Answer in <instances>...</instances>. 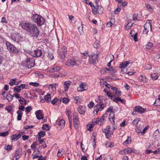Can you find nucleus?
<instances>
[{
  "label": "nucleus",
  "mask_w": 160,
  "mask_h": 160,
  "mask_svg": "<svg viewBox=\"0 0 160 160\" xmlns=\"http://www.w3.org/2000/svg\"><path fill=\"white\" fill-rule=\"evenodd\" d=\"M19 26L23 29L29 31L32 36L37 37L39 35V31L35 25L31 23L23 22L20 23Z\"/></svg>",
  "instance_id": "nucleus-1"
},
{
  "label": "nucleus",
  "mask_w": 160,
  "mask_h": 160,
  "mask_svg": "<svg viewBox=\"0 0 160 160\" xmlns=\"http://www.w3.org/2000/svg\"><path fill=\"white\" fill-rule=\"evenodd\" d=\"M81 63V60L78 58H72L68 59L66 62L65 65L68 66H78Z\"/></svg>",
  "instance_id": "nucleus-2"
},
{
  "label": "nucleus",
  "mask_w": 160,
  "mask_h": 160,
  "mask_svg": "<svg viewBox=\"0 0 160 160\" xmlns=\"http://www.w3.org/2000/svg\"><path fill=\"white\" fill-rule=\"evenodd\" d=\"M104 10V8L100 5H97L92 9V12L94 15H97L102 13Z\"/></svg>",
  "instance_id": "nucleus-3"
},
{
  "label": "nucleus",
  "mask_w": 160,
  "mask_h": 160,
  "mask_svg": "<svg viewBox=\"0 0 160 160\" xmlns=\"http://www.w3.org/2000/svg\"><path fill=\"white\" fill-rule=\"evenodd\" d=\"M6 45L7 49L11 53H17L18 52V50L13 45L8 42H6Z\"/></svg>",
  "instance_id": "nucleus-4"
},
{
  "label": "nucleus",
  "mask_w": 160,
  "mask_h": 160,
  "mask_svg": "<svg viewBox=\"0 0 160 160\" xmlns=\"http://www.w3.org/2000/svg\"><path fill=\"white\" fill-rule=\"evenodd\" d=\"M151 20H148L144 26V29L143 31V33L146 34L149 31V30L151 31L152 30V25L151 23Z\"/></svg>",
  "instance_id": "nucleus-5"
},
{
  "label": "nucleus",
  "mask_w": 160,
  "mask_h": 160,
  "mask_svg": "<svg viewBox=\"0 0 160 160\" xmlns=\"http://www.w3.org/2000/svg\"><path fill=\"white\" fill-rule=\"evenodd\" d=\"M102 131L105 133V136L108 138H109L111 135L113 134L112 128L109 126H108L106 128L103 129Z\"/></svg>",
  "instance_id": "nucleus-6"
},
{
  "label": "nucleus",
  "mask_w": 160,
  "mask_h": 160,
  "mask_svg": "<svg viewBox=\"0 0 160 160\" xmlns=\"http://www.w3.org/2000/svg\"><path fill=\"white\" fill-rule=\"evenodd\" d=\"M88 88V85L85 83H80L77 88V90L78 92H82L87 90Z\"/></svg>",
  "instance_id": "nucleus-7"
},
{
  "label": "nucleus",
  "mask_w": 160,
  "mask_h": 160,
  "mask_svg": "<svg viewBox=\"0 0 160 160\" xmlns=\"http://www.w3.org/2000/svg\"><path fill=\"white\" fill-rule=\"evenodd\" d=\"M105 106L106 104L103 103H98L94 107V112L97 113L99 111H102Z\"/></svg>",
  "instance_id": "nucleus-8"
},
{
  "label": "nucleus",
  "mask_w": 160,
  "mask_h": 160,
  "mask_svg": "<svg viewBox=\"0 0 160 160\" xmlns=\"http://www.w3.org/2000/svg\"><path fill=\"white\" fill-rule=\"evenodd\" d=\"M26 67L29 68H30L34 66V60L32 58H28L27 59Z\"/></svg>",
  "instance_id": "nucleus-9"
},
{
  "label": "nucleus",
  "mask_w": 160,
  "mask_h": 160,
  "mask_svg": "<svg viewBox=\"0 0 160 160\" xmlns=\"http://www.w3.org/2000/svg\"><path fill=\"white\" fill-rule=\"evenodd\" d=\"M150 73L151 77L153 80H155L158 79V76L155 68H153L151 70Z\"/></svg>",
  "instance_id": "nucleus-10"
},
{
  "label": "nucleus",
  "mask_w": 160,
  "mask_h": 160,
  "mask_svg": "<svg viewBox=\"0 0 160 160\" xmlns=\"http://www.w3.org/2000/svg\"><path fill=\"white\" fill-rule=\"evenodd\" d=\"M89 57V62L90 63H94L96 62L97 60L98 54L92 53Z\"/></svg>",
  "instance_id": "nucleus-11"
},
{
  "label": "nucleus",
  "mask_w": 160,
  "mask_h": 160,
  "mask_svg": "<svg viewBox=\"0 0 160 160\" xmlns=\"http://www.w3.org/2000/svg\"><path fill=\"white\" fill-rule=\"evenodd\" d=\"M58 86V84L56 83L50 85L49 89L50 92L53 94L55 93L56 91V88Z\"/></svg>",
  "instance_id": "nucleus-12"
},
{
  "label": "nucleus",
  "mask_w": 160,
  "mask_h": 160,
  "mask_svg": "<svg viewBox=\"0 0 160 160\" xmlns=\"http://www.w3.org/2000/svg\"><path fill=\"white\" fill-rule=\"evenodd\" d=\"M146 110V109L145 108H142L139 106H137L135 107L134 111L132 112V113L133 115H134V112H137L140 113H142L144 112Z\"/></svg>",
  "instance_id": "nucleus-13"
},
{
  "label": "nucleus",
  "mask_w": 160,
  "mask_h": 160,
  "mask_svg": "<svg viewBox=\"0 0 160 160\" xmlns=\"http://www.w3.org/2000/svg\"><path fill=\"white\" fill-rule=\"evenodd\" d=\"M132 153V148L128 147L119 151V153L122 155H125Z\"/></svg>",
  "instance_id": "nucleus-14"
},
{
  "label": "nucleus",
  "mask_w": 160,
  "mask_h": 160,
  "mask_svg": "<svg viewBox=\"0 0 160 160\" xmlns=\"http://www.w3.org/2000/svg\"><path fill=\"white\" fill-rule=\"evenodd\" d=\"M32 18V20L36 22L38 26H40V18L39 15L37 14H34Z\"/></svg>",
  "instance_id": "nucleus-15"
},
{
  "label": "nucleus",
  "mask_w": 160,
  "mask_h": 160,
  "mask_svg": "<svg viewBox=\"0 0 160 160\" xmlns=\"http://www.w3.org/2000/svg\"><path fill=\"white\" fill-rule=\"evenodd\" d=\"M71 83V82L70 81H68L64 82L63 83L64 88L65 92L68 90L69 87Z\"/></svg>",
  "instance_id": "nucleus-16"
},
{
  "label": "nucleus",
  "mask_w": 160,
  "mask_h": 160,
  "mask_svg": "<svg viewBox=\"0 0 160 160\" xmlns=\"http://www.w3.org/2000/svg\"><path fill=\"white\" fill-rule=\"evenodd\" d=\"M102 100H104V101H106L108 100V99L102 96H99L96 98L95 101L98 103H102Z\"/></svg>",
  "instance_id": "nucleus-17"
},
{
  "label": "nucleus",
  "mask_w": 160,
  "mask_h": 160,
  "mask_svg": "<svg viewBox=\"0 0 160 160\" xmlns=\"http://www.w3.org/2000/svg\"><path fill=\"white\" fill-rule=\"evenodd\" d=\"M78 111L80 114H84L86 111L85 107L83 106H79L78 108Z\"/></svg>",
  "instance_id": "nucleus-18"
},
{
  "label": "nucleus",
  "mask_w": 160,
  "mask_h": 160,
  "mask_svg": "<svg viewBox=\"0 0 160 160\" xmlns=\"http://www.w3.org/2000/svg\"><path fill=\"white\" fill-rule=\"evenodd\" d=\"M131 36L134 39L135 42H137L138 40L137 38L138 34L136 33L134 30H132L130 32Z\"/></svg>",
  "instance_id": "nucleus-19"
},
{
  "label": "nucleus",
  "mask_w": 160,
  "mask_h": 160,
  "mask_svg": "<svg viewBox=\"0 0 160 160\" xmlns=\"http://www.w3.org/2000/svg\"><path fill=\"white\" fill-rule=\"evenodd\" d=\"M130 63L129 61H126L122 62L119 65V68L121 69H124Z\"/></svg>",
  "instance_id": "nucleus-20"
},
{
  "label": "nucleus",
  "mask_w": 160,
  "mask_h": 160,
  "mask_svg": "<svg viewBox=\"0 0 160 160\" xmlns=\"http://www.w3.org/2000/svg\"><path fill=\"white\" fill-rule=\"evenodd\" d=\"M74 102L76 104L80 103L82 101V98L80 96H75L73 97Z\"/></svg>",
  "instance_id": "nucleus-21"
},
{
  "label": "nucleus",
  "mask_w": 160,
  "mask_h": 160,
  "mask_svg": "<svg viewBox=\"0 0 160 160\" xmlns=\"http://www.w3.org/2000/svg\"><path fill=\"white\" fill-rule=\"evenodd\" d=\"M115 114H114V112H112V113H110L109 116V120L111 123L112 124H114V120L115 118Z\"/></svg>",
  "instance_id": "nucleus-22"
},
{
  "label": "nucleus",
  "mask_w": 160,
  "mask_h": 160,
  "mask_svg": "<svg viewBox=\"0 0 160 160\" xmlns=\"http://www.w3.org/2000/svg\"><path fill=\"white\" fill-rule=\"evenodd\" d=\"M66 114L68 118V119L69 121L70 122L72 121V113L71 111L69 109H67L66 110Z\"/></svg>",
  "instance_id": "nucleus-23"
},
{
  "label": "nucleus",
  "mask_w": 160,
  "mask_h": 160,
  "mask_svg": "<svg viewBox=\"0 0 160 160\" xmlns=\"http://www.w3.org/2000/svg\"><path fill=\"white\" fill-rule=\"evenodd\" d=\"M105 118V117L104 115H102L101 117L98 118V120L99 125H102L104 122Z\"/></svg>",
  "instance_id": "nucleus-24"
},
{
  "label": "nucleus",
  "mask_w": 160,
  "mask_h": 160,
  "mask_svg": "<svg viewBox=\"0 0 160 160\" xmlns=\"http://www.w3.org/2000/svg\"><path fill=\"white\" fill-rule=\"evenodd\" d=\"M112 90L113 91V93L117 96H120L121 92L118 88L115 87L112 88Z\"/></svg>",
  "instance_id": "nucleus-25"
},
{
  "label": "nucleus",
  "mask_w": 160,
  "mask_h": 160,
  "mask_svg": "<svg viewBox=\"0 0 160 160\" xmlns=\"http://www.w3.org/2000/svg\"><path fill=\"white\" fill-rule=\"evenodd\" d=\"M103 91L108 97L110 98L111 99L113 98L114 95L112 94L111 93L109 92L107 89L104 88Z\"/></svg>",
  "instance_id": "nucleus-26"
},
{
  "label": "nucleus",
  "mask_w": 160,
  "mask_h": 160,
  "mask_svg": "<svg viewBox=\"0 0 160 160\" xmlns=\"http://www.w3.org/2000/svg\"><path fill=\"white\" fill-rule=\"evenodd\" d=\"M32 53V56L34 57H38L40 56V50H36Z\"/></svg>",
  "instance_id": "nucleus-27"
},
{
  "label": "nucleus",
  "mask_w": 160,
  "mask_h": 160,
  "mask_svg": "<svg viewBox=\"0 0 160 160\" xmlns=\"http://www.w3.org/2000/svg\"><path fill=\"white\" fill-rule=\"evenodd\" d=\"M21 137L20 134H13L12 135L11 138L12 140H17L19 139Z\"/></svg>",
  "instance_id": "nucleus-28"
},
{
  "label": "nucleus",
  "mask_w": 160,
  "mask_h": 160,
  "mask_svg": "<svg viewBox=\"0 0 160 160\" xmlns=\"http://www.w3.org/2000/svg\"><path fill=\"white\" fill-rule=\"evenodd\" d=\"M138 80L141 82L143 83L146 82H147V79L146 77L143 75H141L138 77Z\"/></svg>",
  "instance_id": "nucleus-29"
},
{
  "label": "nucleus",
  "mask_w": 160,
  "mask_h": 160,
  "mask_svg": "<svg viewBox=\"0 0 160 160\" xmlns=\"http://www.w3.org/2000/svg\"><path fill=\"white\" fill-rule=\"evenodd\" d=\"M108 72L111 75H113L117 72L115 67H111L108 69Z\"/></svg>",
  "instance_id": "nucleus-30"
},
{
  "label": "nucleus",
  "mask_w": 160,
  "mask_h": 160,
  "mask_svg": "<svg viewBox=\"0 0 160 160\" xmlns=\"http://www.w3.org/2000/svg\"><path fill=\"white\" fill-rule=\"evenodd\" d=\"M61 69V68L59 66H56L52 68L50 70V71L52 72H57L59 71Z\"/></svg>",
  "instance_id": "nucleus-31"
},
{
  "label": "nucleus",
  "mask_w": 160,
  "mask_h": 160,
  "mask_svg": "<svg viewBox=\"0 0 160 160\" xmlns=\"http://www.w3.org/2000/svg\"><path fill=\"white\" fill-rule=\"evenodd\" d=\"M101 84L105 86L107 88L109 89L111 88L112 89V88H113L110 84L108 83L106 81H103L102 82H101Z\"/></svg>",
  "instance_id": "nucleus-32"
},
{
  "label": "nucleus",
  "mask_w": 160,
  "mask_h": 160,
  "mask_svg": "<svg viewBox=\"0 0 160 160\" xmlns=\"http://www.w3.org/2000/svg\"><path fill=\"white\" fill-rule=\"evenodd\" d=\"M64 152V150L62 148L58 150L57 152V157H61L63 154Z\"/></svg>",
  "instance_id": "nucleus-33"
},
{
  "label": "nucleus",
  "mask_w": 160,
  "mask_h": 160,
  "mask_svg": "<svg viewBox=\"0 0 160 160\" xmlns=\"http://www.w3.org/2000/svg\"><path fill=\"white\" fill-rule=\"evenodd\" d=\"M22 155V150L21 149H18L16 152L15 157H20Z\"/></svg>",
  "instance_id": "nucleus-34"
},
{
  "label": "nucleus",
  "mask_w": 160,
  "mask_h": 160,
  "mask_svg": "<svg viewBox=\"0 0 160 160\" xmlns=\"http://www.w3.org/2000/svg\"><path fill=\"white\" fill-rule=\"evenodd\" d=\"M18 101L22 105H25L26 104L27 102L26 100L22 97H21L20 99H18Z\"/></svg>",
  "instance_id": "nucleus-35"
},
{
  "label": "nucleus",
  "mask_w": 160,
  "mask_h": 160,
  "mask_svg": "<svg viewBox=\"0 0 160 160\" xmlns=\"http://www.w3.org/2000/svg\"><path fill=\"white\" fill-rule=\"evenodd\" d=\"M17 113L18 114L17 120L19 121L21 120L22 116V112L21 111L18 110L17 111Z\"/></svg>",
  "instance_id": "nucleus-36"
},
{
  "label": "nucleus",
  "mask_w": 160,
  "mask_h": 160,
  "mask_svg": "<svg viewBox=\"0 0 160 160\" xmlns=\"http://www.w3.org/2000/svg\"><path fill=\"white\" fill-rule=\"evenodd\" d=\"M131 138L130 137H128L127 139L123 143L124 145H126L131 143Z\"/></svg>",
  "instance_id": "nucleus-37"
},
{
  "label": "nucleus",
  "mask_w": 160,
  "mask_h": 160,
  "mask_svg": "<svg viewBox=\"0 0 160 160\" xmlns=\"http://www.w3.org/2000/svg\"><path fill=\"white\" fill-rule=\"evenodd\" d=\"M61 100V101H62V102L65 103H67L70 101V99L69 98H62Z\"/></svg>",
  "instance_id": "nucleus-38"
},
{
  "label": "nucleus",
  "mask_w": 160,
  "mask_h": 160,
  "mask_svg": "<svg viewBox=\"0 0 160 160\" xmlns=\"http://www.w3.org/2000/svg\"><path fill=\"white\" fill-rule=\"evenodd\" d=\"M132 26V23H128L125 26V29L126 30H128L131 28Z\"/></svg>",
  "instance_id": "nucleus-39"
},
{
  "label": "nucleus",
  "mask_w": 160,
  "mask_h": 160,
  "mask_svg": "<svg viewBox=\"0 0 160 160\" xmlns=\"http://www.w3.org/2000/svg\"><path fill=\"white\" fill-rule=\"evenodd\" d=\"M44 98L47 102H50L51 100V98L50 94H48L46 96H45Z\"/></svg>",
  "instance_id": "nucleus-40"
},
{
  "label": "nucleus",
  "mask_w": 160,
  "mask_h": 160,
  "mask_svg": "<svg viewBox=\"0 0 160 160\" xmlns=\"http://www.w3.org/2000/svg\"><path fill=\"white\" fill-rule=\"evenodd\" d=\"M47 146L46 143L43 139H41V148H44Z\"/></svg>",
  "instance_id": "nucleus-41"
},
{
  "label": "nucleus",
  "mask_w": 160,
  "mask_h": 160,
  "mask_svg": "<svg viewBox=\"0 0 160 160\" xmlns=\"http://www.w3.org/2000/svg\"><path fill=\"white\" fill-rule=\"evenodd\" d=\"M16 80V78H14L11 79L9 83V84L11 86H13L14 85H15Z\"/></svg>",
  "instance_id": "nucleus-42"
},
{
  "label": "nucleus",
  "mask_w": 160,
  "mask_h": 160,
  "mask_svg": "<svg viewBox=\"0 0 160 160\" xmlns=\"http://www.w3.org/2000/svg\"><path fill=\"white\" fill-rule=\"evenodd\" d=\"M153 47V44L151 42H149L148 44L146 45V48L148 50H150Z\"/></svg>",
  "instance_id": "nucleus-43"
},
{
  "label": "nucleus",
  "mask_w": 160,
  "mask_h": 160,
  "mask_svg": "<svg viewBox=\"0 0 160 160\" xmlns=\"http://www.w3.org/2000/svg\"><path fill=\"white\" fill-rule=\"evenodd\" d=\"M73 121H78V114L76 112H74L73 114Z\"/></svg>",
  "instance_id": "nucleus-44"
},
{
  "label": "nucleus",
  "mask_w": 160,
  "mask_h": 160,
  "mask_svg": "<svg viewBox=\"0 0 160 160\" xmlns=\"http://www.w3.org/2000/svg\"><path fill=\"white\" fill-rule=\"evenodd\" d=\"M65 122L63 119L61 120L58 122L59 125L61 127H63L64 126Z\"/></svg>",
  "instance_id": "nucleus-45"
},
{
  "label": "nucleus",
  "mask_w": 160,
  "mask_h": 160,
  "mask_svg": "<svg viewBox=\"0 0 160 160\" xmlns=\"http://www.w3.org/2000/svg\"><path fill=\"white\" fill-rule=\"evenodd\" d=\"M21 91V89L19 86L15 87L14 88V91L16 93L20 92Z\"/></svg>",
  "instance_id": "nucleus-46"
},
{
  "label": "nucleus",
  "mask_w": 160,
  "mask_h": 160,
  "mask_svg": "<svg viewBox=\"0 0 160 160\" xmlns=\"http://www.w3.org/2000/svg\"><path fill=\"white\" fill-rule=\"evenodd\" d=\"M47 121V118L46 117H44L41 112V122L42 123L46 122Z\"/></svg>",
  "instance_id": "nucleus-47"
},
{
  "label": "nucleus",
  "mask_w": 160,
  "mask_h": 160,
  "mask_svg": "<svg viewBox=\"0 0 160 160\" xmlns=\"http://www.w3.org/2000/svg\"><path fill=\"white\" fill-rule=\"evenodd\" d=\"M13 98V96L12 95L10 94H8L6 96V99L9 101H11Z\"/></svg>",
  "instance_id": "nucleus-48"
},
{
  "label": "nucleus",
  "mask_w": 160,
  "mask_h": 160,
  "mask_svg": "<svg viewBox=\"0 0 160 160\" xmlns=\"http://www.w3.org/2000/svg\"><path fill=\"white\" fill-rule=\"evenodd\" d=\"M97 123H98L99 124L98 120V118H94L92 120V124L94 126Z\"/></svg>",
  "instance_id": "nucleus-49"
},
{
  "label": "nucleus",
  "mask_w": 160,
  "mask_h": 160,
  "mask_svg": "<svg viewBox=\"0 0 160 160\" xmlns=\"http://www.w3.org/2000/svg\"><path fill=\"white\" fill-rule=\"evenodd\" d=\"M93 47L95 48H98L100 46L99 42L97 40H96L93 44Z\"/></svg>",
  "instance_id": "nucleus-50"
},
{
  "label": "nucleus",
  "mask_w": 160,
  "mask_h": 160,
  "mask_svg": "<svg viewBox=\"0 0 160 160\" xmlns=\"http://www.w3.org/2000/svg\"><path fill=\"white\" fill-rule=\"evenodd\" d=\"M114 146V143L110 142H107L106 144V147L107 148L112 147Z\"/></svg>",
  "instance_id": "nucleus-51"
},
{
  "label": "nucleus",
  "mask_w": 160,
  "mask_h": 160,
  "mask_svg": "<svg viewBox=\"0 0 160 160\" xmlns=\"http://www.w3.org/2000/svg\"><path fill=\"white\" fill-rule=\"evenodd\" d=\"M108 72V69L103 68L100 70V72L102 74H105Z\"/></svg>",
  "instance_id": "nucleus-52"
},
{
  "label": "nucleus",
  "mask_w": 160,
  "mask_h": 160,
  "mask_svg": "<svg viewBox=\"0 0 160 160\" xmlns=\"http://www.w3.org/2000/svg\"><path fill=\"white\" fill-rule=\"evenodd\" d=\"M42 128L44 130L48 131L49 130V128L47 124H44L42 126Z\"/></svg>",
  "instance_id": "nucleus-53"
},
{
  "label": "nucleus",
  "mask_w": 160,
  "mask_h": 160,
  "mask_svg": "<svg viewBox=\"0 0 160 160\" xmlns=\"http://www.w3.org/2000/svg\"><path fill=\"white\" fill-rule=\"evenodd\" d=\"M108 57L110 58L111 59L110 61L107 64V66H108L110 67L111 64V62L114 59V56L112 55H110L108 56Z\"/></svg>",
  "instance_id": "nucleus-54"
},
{
  "label": "nucleus",
  "mask_w": 160,
  "mask_h": 160,
  "mask_svg": "<svg viewBox=\"0 0 160 160\" xmlns=\"http://www.w3.org/2000/svg\"><path fill=\"white\" fill-rule=\"evenodd\" d=\"M32 108L31 106L27 107L25 108V111L26 114H28L29 112L32 110Z\"/></svg>",
  "instance_id": "nucleus-55"
},
{
  "label": "nucleus",
  "mask_w": 160,
  "mask_h": 160,
  "mask_svg": "<svg viewBox=\"0 0 160 160\" xmlns=\"http://www.w3.org/2000/svg\"><path fill=\"white\" fill-rule=\"evenodd\" d=\"M19 86L21 88V90L24 88L28 89V85L26 84H22Z\"/></svg>",
  "instance_id": "nucleus-56"
},
{
  "label": "nucleus",
  "mask_w": 160,
  "mask_h": 160,
  "mask_svg": "<svg viewBox=\"0 0 160 160\" xmlns=\"http://www.w3.org/2000/svg\"><path fill=\"white\" fill-rule=\"evenodd\" d=\"M35 114L37 118L39 120L40 119V110L37 111L36 112Z\"/></svg>",
  "instance_id": "nucleus-57"
},
{
  "label": "nucleus",
  "mask_w": 160,
  "mask_h": 160,
  "mask_svg": "<svg viewBox=\"0 0 160 160\" xmlns=\"http://www.w3.org/2000/svg\"><path fill=\"white\" fill-rule=\"evenodd\" d=\"M115 110V109H113V107H110L107 109V112H111V113H112V112H114Z\"/></svg>",
  "instance_id": "nucleus-58"
},
{
  "label": "nucleus",
  "mask_w": 160,
  "mask_h": 160,
  "mask_svg": "<svg viewBox=\"0 0 160 160\" xmlns=\"http://www.w3.org/2000/svg\"><path fill=\"white\" fill-rule=\"evenodd\" d=\"M145 6L147 8V9L150 12H152V9L151 6L149 4H148L147 3L145 4Z\"/></svg>",
  "instance_id": "nucleus-59"
},
{
  "label": "nucleus",
  "mask_w": 160,
  "mask_h": 160,
  "mask_svg": "<svg viewBox=\"0 0 160 160\" xmlns=\"http://www.w3.org/2000/svg\"><path fill=\"white\" fill-rule=\"evenodd\" d=\"M121 10V8L118 7V8L114 10V13L115 14H118Z\"/></svg>",
  "instance_id": "nucleus-60"
},
{
  "label": "nucleus",
  "mask_w": 160,
  "mask_h": 160,
  "mask_svg": "<svg viewBox=\"0 0 160 160\" xmlns=\"http://www.w3.org/2000/svg\"><path fill=\"white\" fill-rule=\"evenodd\" d=\"M29 84L30 85H31L35 87H38L39 86V83L35 82H30Z\"/></svg>",
  "instance_id": "nucleus-61"
},
{
  "label": "nucleus",
  "mask_w": 160,
  "mask_h": 160,
  "mask_svg": "<svg viewBox=\"0 0 160 160\" xmlns=\"http://www.w3.org/2000/svg\"><path fill=\"white\" fill-rule=\"evenodd\" d=\"M5 109L8 111V112H10L12 111V108L11 106H8L6 107Z\"/></svg>",
  "instance_id": "nucleus-62"
},
{
  "label": "nucleus",
  "mask_w": 160,
  "mask_h": 160,
  "mask_svg": "<svg viewBox=\"0 0 160 160\" xmlns=\"http://www.w3.org/2000/svg\"><path fill=\"white\" fill-rule=\"evenodd\" d=\"M94 104L93 102H90L88 104V106L89 108H91L94 106Z\"/></svg>",
  "instance_id": "nucleus-63"
},
{
  "label": "nucleus",
  "mask_w": 160,
  "mask_h": 160,
  "mask_svg": "<svg viewBox=\"0 0 160 160\" xmlns=\"http://www.w3.org/2000/svg\"><path fill=\"white\" fill-rule=\"evenodd\" d=\"M136 132L138 133H142V128L139 127H137L136 128Z\"/></svg>",
  "instance_id": "nucleus-64"
}]
</instances>
